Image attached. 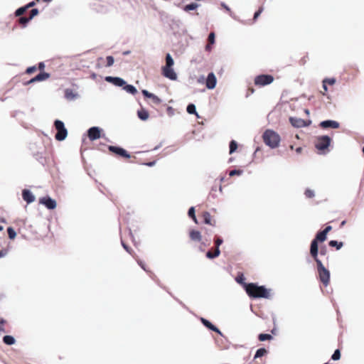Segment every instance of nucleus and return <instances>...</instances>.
I'll list each match as a JSON object with an SVG mask.
<instances>
[{
  "label": "nucleus",
  "instance_id": "nucleus-1",
  "mask_svg": "<svg viewBox=\"0 0 364 364\" xmlns=\"http://www.w3.org/2000/svg\"><path fill=\"white\" fill-rule=\"evenodd\" d=\"M244 289L247 294L252 299H269L271 289L264 285H258L256 283L244 284Z\"/></svg>",
  "mask_w": 364,
  "mask_h": 364
},
{
  "label": "nucleus",
  "instance_id": "nucleus-55",
  "mask_svg": "<svg viewBox=\"0 0 364 364\" xmlns=\"http://www.w3.org/2000/svg\"><path fill=\"white\" fill-rule=\"evenodd\" d=\"M205 256L207 258L210 259H215V256H214V253L212 252L210 250H208L206 254H205Z\"/></svg>",
  "mask_w": 364,
  "mask_h": 364
},
{
  "label": "nucleus",
  "instance_id": "nucleus-36",
  "mask_svg": "<svg viewBox=\"0 0 364 364\" xmlns=\"http://www.w3.org/2000/svg\"><path fill=\"white\" fill-rule=\"evenodd\" d=\"M7 232H8L9 237L11 240H14L16 236V232L12 227H9L7 228Z\"/></svg>",
  "mask_w": 364,
  "mask_h": 364
},
{
  "label": "nucleus",
  "instance_id": "nucleus-7",
  "mask_svg": "<svg viewBox=\"0 0 364 364\" xmlns=\"http://www.w3.org/2000/svg\"><path fill=\"white\" fill-rule=\"evenodd\" d=\"M289 120L291 126L295 128L306 127L312 123L311 119L304 120L296 117H290Z\"/></svg>",
  "mask_w": 364,
  "mask_h": 364
},
{
  "label": "nucleus",
  "instance_id": "nucleus-30",
  "mask_svg": "<svg viewBox=\"0 0 364 364\" xmlns=\"http://www.w3.org/2000/svg\"><path fill=\"white\" fill-rule=\"evenodd\" d=\"M273 339V336L269 333H259L258 335V340L259 341H271Z\"/></svg>",
  "mask_w": 364,
  "mask_h": 364
},
{
  "label": "nucleus",
  "instance_id": "nucleus-59",
  "mask_svg": "<svg viewBox=\"0 0 364 364\" xmlns=\"http://www.w3.org/2000/svg\"><path fill=\"white\" fill-rule=\"evenodd\" d=\"M332 230L331 225H326L323 231L327 235Z\"/></svg>",
  "mask_w": 364,
  "mask_h": 364
},
{
  "label": "nucleus",
  "instance_id": "nucleus-4",
  "mask_svg": "<svg viewBox=\"0 0 364 364\" xmlns=\"http://www.w3.org/2000/svg\"><path fill=\"white\" fill-rule=\"evenodd\" d=\"M54 127L57 130L55 138L58 141H63L68 136V130L65 127L64 122L60 119L54 121Z\"/></svg>",
  "mask_w": 364,
  "mask_h": 364
},
{
  "label": "nucleus",
  "instance_id": "nucleus-15",
  "mask_svg": "<svg viewBox=\"0 0 364 364\" xmlns=\"http://www.w3.org/2000/svg\"><path fill=\"white\" fill-rule=\"evenodd\" d=\"M105 80L106 82L112 83L116 87H123L124 85L126 84V81L119 77L107 76Z\"/></svg>",
  "mask_w": 364,
  "mask_h": 364
},
{
  "label": "nucleus",
  "instance_id": "nucleus-16",
  "mask_svg": "<svg viewBox=\"0 0 364 364\" xmlns=\"http://www.w3.org/2000/svg\"><path fill=\"white\" fill-rule=\"evenodd\" d=\"M22 198L28 204L34 202L36 199L35 196L28 189L22 191Z\"/></svg>",
  "mask_w": 364,
  "mask_h": 364
},
{
  "label": "nucleus",
  "instance_id": "nucleus-5",
  "mask_svg": "<svg viewBox=\"0 0 364 364\" xmlns=\"http://www.w3.org/2000/svg\"><path fill=\"white\" fill-rule=\"evenodd\" d=\"M274 81V77L269 74H261L255 77V84L259 86H265Z\"/></svg>",
  "mask_w": 364,
  "mask_h": 364
},
{
  "label": "nucleus",
  "instance_id": "nucleus-37",
  "mask_svg": "<svg viewBox=\"0 0 364 364\" xmlns=\"http://www.w3.org/2000/svg\"><path fill=\"white\" fill-rule=\"evenodd\" d=\"M341 350L339 349H336L331 355V359L334 361H336L341 359Z\"/></svg>",
  "mask_w": 364,
  "mask_h": 364
},
{
  "label": "nucleus",
  "instance_id": "nucleus-35",
  "mask_svg": "<svg viewBox=\"0 0 364 364\" xmlns=\"http://www.w3.org/2000/svg\"><path fill=\"white\" fill-rule=\"evenodd\" d=\"M170 26L171 29L174 30L176 28H179L180 25L181 24V21L178 19L173 18L171 21Z\"/></svg>",
  "mask_w": 364,
  "mask_h": 364
},
{
  "label": "nucleus",
  "instance_id": "nucleus-46",
  "mask_svg": "<svg viewBox=\"0 0 364 364\" xmlns=\"http://www.w3.org/2000/svg\"><path fill=\"white\" fill-rule=\"evenodd\" d=\"M236 282L238 283V284H241L244 286V284H246L244 281H245V277L243 274H241V275H237V277H236L235 279Z\"/></svg>",
  "mask_w": 364,
  "mask_h": 364
},
{
  "label": "nucleus",
  "instance_id": "nucleus-11",
  "mask_svg": "<svg viewBox=\"0 0 364 364\" xmlns=\"http://www.w3.org/2000/svg\"><path fill=\"white\" fill-rule=\"evenodd\" d=\"M162 75L171 80H177V74L173 70V67L163 66L161 68Z\"/></svg>",
  "mask_w": 364,
  "mask_h": 364
},
{
  "label": "nucleus",
  "instance_id": "nucleus-18",
  "mask_svg": "<svg viewBox=\"0 0 364 364\" xmlns=\"http://www.w3.org/2000/svg\"><path fill=\"white\" fill-rule=\"evenodd\" d=\"M189 236L191 240L195 242H200L202 240L200 232L196 230H191L189 232Z\"/></svg>",
  "mask_w": 364,
  "mask_h": 364
},
{
  "label": "nucleus",
  "instance_id": "nucleus-62",
  "mask_svg": "<svg viewBox=\"0 0 364 364\" xmlns=\"http://www.w3.org/2000/svg\"><path fill=\"white\" fill-rule=\"evenodd\" d=\"M212 45H213V44H210V43H208L205 46V50H207V51H210V50H212Z\"/></svg>",
  "mask_w": 364,
  "mask_h": 364
},
{
  "label": "nucleus",
  "instance_id": "nucleus-33",
  "mask_svg": "<svg viewBox=\"0 0 364 364\" xmlns=\"http://www.w3.org/2000/svg\"><path fill=\"white\" fill-rule=\"evenodd\" d=\"M203 222H204L205 224L212 225V223H211V215H210L209 212H207V211L204 212L203 215Z\"/></svg>",
  "mask_w": 364,
  "mask_h": 364
},
{
  "label": "nucleus",
  "instance_id": "nucleus-54",
  "mask_svg": "<svg viewBox=\"0 0 364 364\" xmlns=\"http://www.w3.org/2000/svg\"><path fill=\"white\" fill-rule=\"evenodd\" d=\"M121 242H122V245L124 247V249L127 252H129L130 255H132V250L130 249V247L123 240H122Z\"/></svg>",
  "mask_w": 364,
  "mask_h": 364
},
{
  "label": "nucleus",
  "instance_id": "nucleus-43",
  "mask_svg": "<svg viewBox=\"0 0 364 364\" xmlns=\"http://www.w3.org/2000/svg\"><path fill=\"white\" fill-rule=\"evenodd\" d=\"M220 6L230 13V16H232L233 18H235V17L232 15L230 8L225 2H221Z\"/></svg>",
  "mask_w": 364,
  "mask_h": 364
},
{
  "label": "nucleus",
  "instance_id": "nucleus-57",
  "mask_svg": "<svg viewBox=\"0 0 364 364\" xmlns=\"http://www.w3.org/2000/svg\"><path fill=\"white\" fill-rule=\"evenodd\" d=\"M212 331L215 332L216 333H218V335H220L222 337L224 336L222 331L216 326H214V328L212 329Z\"/></svg>",
  "mask_w": 364,
  "mask_h": 364
},
{
  "label": "nucleus",
  "instance_id": "nucleus-20",
  "mask_svg": "<svg viewBox=\"0 0 364 364\" xmlns=\"http://www.w3.org/2000/svg\"><path fill=\"white\" fill-rule=\"evenodd\" d=\"M149 117V112L144 108H141L140 110H138V118H139L141 120L146 121L148 119Z\"/></svg>",
  "mask_w": 364,
  "mask_h": 364
},
{
  "label": "nucleus",
  "instance_id": "nucleus-44",
  "mask_svg": "<svg viewBox=\"0 0 364 364\" xmlns=\"http://www.w3.org/2000/svg\"><path fill=\"white\" fill-rule=\"evenodd\" d=\"M150 99L152 100L153 103L155 105H159L161 102V100L154 94L152 95Z\"/></svg>",
  "mask_w": 364,
  "mask_h": 364
},
{
  "label": "nucleus",
  "instance_id": "nucleus-22",
  "mask_svg": "<svg viewBox=\"0 0 364 364\" xmlns=\"http://www.w3.org/2000/svg\"><path fill=\"white\" fill-rule=\"evenodd\" d=\"M186 111L190 114H195L198 118L199 115L196 111V107L193 103H189L186 107Z\"/></svg>",
  "mask_w": 364,
  "mask_h": 364
},
{
  "label": "nucleus",
  "instance_id": "nucleus-31",
  "mask_svg": "<svg viewBox=\"0 0 364 364\" xmlns=\"http://www.w3.org/2000/svg\"><path fill=\"white\" fill-rule=\"evenodd\" d=\"M165 60H166L165 66H168V67L173 66L174 60H173V58H172L171 55L169 53L166 54Z\"/></svg>",
  "mask_w": 364,
  "mask_h": 364
},
{
  "label": "nucleus",
  "instance_id": "nucleus-14",
  "mask_svg": "<svg viewBox=\"0 0 364 364\" xmlns=\"http://www.w3.org/2000/svg\"><path fill=\"white\" fill-rule=\"evenodd\" d=\"M319 126L323 129H338L340 124L335 120L326 119L321 122Z\"/></svg>",
  "mask_w": 364,
  "mask_h": 364
},
{
  "label": "nucleus",
  "instance_id": "nucleus-23",
  "mask_svg": "<svg viewBox=\"0 0 364 364\" xmlns=\"http://www.w3.org/2000/svg\"><path fill=\"white\" fill-rule=\"evenodd\" d=\"M199 320L200 321L202 324L210 331H212V329L215 326L213 323H212L208 319L205 318L203 317H200Z\"/></svg>",
  "mask_w": 364,
  "mask_h": 364
},
{
  "label": "nucleus",
  "instance_id": "nucleus-63",
  "mask_svg": "<svg viewBox=\"0 0 364 364\" xmlns=\"http://www.w3.org/2000/svg\"><path fill=\"white\" fill-rule=\"evenodd\" d=\"M35 4H36V3H35L34 1H31V2H29L28 4H26V9H29L30 7L33 6L35 5Z\"/></svg>",
  "mask_w": 364,
  "mask_h": 364
},
{
  "label": "nucleus",
  "instance_id": "nucleus-50",
  "mask_svg": "<svg viewBox=\"0 0 364 364\" xmlns=\"http://www.w3.org/2000/svg\"><path fill=\"white\" fill-rule=\"evenodd\" d=\"M156 164V161L154 160V161H149V162H141L140 163V164L143 165V166H149V167H152L154 166H155Z\"/></svg>",
  "mask_w": 364,
  "mask_h": 364
},
{
  "label": "nucleus",
  "instance_id": "nucleus-64",
  "mask_svg": "<svg viewBox=\"0 0 364 364\" xmlns=\"http://www.w3.org/2000/svg\"><path fill=\"white\" fill-rule=\"evenodd\" d=\"M44 68H45V64H44V63H43V62L39 63V64H38V68H39L40 70H43V69H44Z\"/></svg>",
  "mask_w": 364,
  "mask_h": 364
},
{
  "label": "nucleus",
  "instance_id": "nucleus-19",
  "mask_svg": "<svg viewBox=\"0 0 364 364\" xmlns=\"http://www.w3.org/2000/svg\"><path fill=\"white\" fill-rule=\"evenodd\" d=\"M200 4L196 2H191L188 4H186L183 6V10L186 12H189L191 11H194L199 7Z\"/></svg>",
  "mask_w": 364,
  "mask_h": 364
},
{
  "label": "nucleus",
  "instance_id": "nucleus-52",
  "mask_svg": "<svg viewBox=\"0 0 364 364\" xmlns=\"http://www.w3.org/2000/svg\"><path fill=\"white\" fill-rule=\"evenodd\" d=\"M262 11H263V9L260 8L257 11L255 12L254 16H253V20L254 21H255L260 16V14H262Z\"/></svg>",
  "mask_w": 364,
  "mask_h": 364
},
{
  "label": "nucleus",
  "instance_id": "nucleus-45",
  "mask_svg": "<svg viewBox=\"0 0 364 364\" xmlns=\"http://www.w3.org/2000/svg\"><path fill=\"white\" fill-rule=\"evenodd\" d=\"M323 81L325 82L326 84H328L330 85H333L336 83V80L334 77H331V78H325Z\"/></svg>",
  "mask_w": 364,
  "mask_h": 364
},
{
  "label": "nucleus",
  "instance_id": "nucleus-9",
  "mask_svg": "<svg viewBox=\"0 0 364 364\" xmlns=\"http://www.w3.org/2000/svg\"><path fill=\"white\" fill-rule=\"evenodd\" d=\"M318 241L314 238L310 244V255L314 259V261L319 260L318 258Z\"/></svg>",
  "mask_w": 364,
  "mask_h": 364
},
{
  "label": "nucleus",
  "instance_id": "nucleus-41",
  "mask_svg": "<svg viewBox=\"0 0 364 364\" xmlns=\"http://www.w3.org/2000/svg\"><path fill=\"white\" fill-rule=\"evenodd\" d=\"M304 195L308 198H312L315 196V193H314V191H313L310 188H306L304 192Z\"/></svg>",
  "mask_w": 364,
  "mask_h": 364
},
{
  "label": "nucleus",
  "instance_id": "nucleus-8",
  "mask_svg": "<svg viewBox=\"0 0 364 364\" xmlns=\"http://www.w3.org/2000/svg\"><path fill=\"white\" fill-rule=\"evenodd\" d=\"M102 129L99 127H92L87 129V134L90 141H95L100 138Z\"/></svg>",
  "mask_w": 364,
  "mask_h": 364
},
{
  "label": "nucleus",
  "instance_id": "nucleus-38",
  "mask_svg": "<svg viewBox=\"0 0 364 364\" xmlns=\"http://www.w3.org/2000/svg\"><path fill=\"white\" fill-rule=\"evenodd\" d=\"M27 11V9L26 7V6H21V7H19L18 9H17L15 11V15L16 16H21V15H23L26 11Z\"/></svg>",
  "mask_w": 364,
  "mask_h": 364
},
{
  "label": "nucleus",
  "instance_id": "nucleus-56",
  "mask_svg": "<svg viewBox=\"0 0 364 364\" xmlns=\"http://www.w3.org/2000/svg\"><path fill=\"white\" fill-rule=\"evenodd\" d=\"M9 253V250L6 249H2L0 250V258L4 257Z\"/></svg>",
  "mask_w": 364,
  "mask_h": 364
},
{
  "label": "nucleus",
  "instance_id": "nucleus-61",
  "mask_svg": "<svg viewBox=\"0 0 364 364\" xmlns=\"http://www.w3.org/2000/svg\"><path fill=\"white\" fill-rule=\"evenodd\" d=\"M167 112L169 115H173L174 114V109L172 108V107H168Z\"/></svg>",
  "mask_w": 364,
  "mask_h": 364
},
{
  "label": "nucleus",
  "instance_id": "nucleus-3",
  "mask_svg": "<svg viewBox=\"0 0 364 364\" xmlns=\"http://www.w3.org/2000/svg\"><path fill=\"white\" fill-rule=\"evenodd\" d=\"M315 262L316 263L318 279L325 287H327L330 282V271L324 267L321 259Z\"/></svg>",
  "mask_w": 364,
  "mask_h": 364
},
{
  "label": "nucleus",
  "instance_id": "nucleus-53",
  "mask_svg": "<svg viewBox=\"0 0 364 364\" xmlns=\"http://www.w3.org/2000/svg\"><path fill=\"white\" fill-rule=\"evenodd\" d=\"M141 93L142 95L146 97V98H151V97L152 96L153 93L149 92L148 90H141Z\"/></svg>",
  "mask_w": 364,
  "mask_h": 364
},
{
  "label": "nucleus",
  "instance_id": "nucleus-58",
  "mask_svg": "<svg viewBox=\"0 0 364 364\" xmlns=\"http://www.w3.org/2000/svg\"><path fill=\"white\" fill-rule=\"evenodd\" d=\"M36 70V66H31V67H28L27 69H26V73L28 74H31L33 73V72H35Z\"/></svg>",
  "mask_w": 364,
  "mask_h": 364
},
{
  "label": "nucleus",
  "instance_id": "nucleus-48",
  "mask_svg": "<svg viewBox=\"0 0 364 364\" xmlns=\"http://www.w3.org/2000/svg\"><path fill=\"white\" fill-rule=\"evenodd\" d=\"M114 59L112 56L109 55L107 57V66L110 67L114 64Z\"/></svg>",
  "mask_w": 364,
  "mask_h": 364
},
{
  "label": "nucleus",
  "instance_id": "nucleus-2",
  "mask_svg": "<svg viewBox=\"0 0 364 364\" xmlns=\"http://www.w3.org/2000/svg\"><path fill=\"white\" fill-rule=\"evenodd\" d=\"M262 137L264 144L271 149H275L279 146L281 138L274 130L267 129L264 132Z\"/></svg>",
  "mask_w": 364,
  "mask_h": 364
},
{
  "label": "nucleus",
  "instance_id": "nucleus-51",
  "mask_svg": "<svg viewBox=\"0 0 364 364\" xmlns=\"http://www.w3.org/2000/svg\"><path fill=\"white\" fill-rule=\"evenodd\" d=\"M138 265H139L145 272H149V271H148L146 269L145 264L143 262L138 260ZM150 274L155 277V275L153 272H150Z\"/></svg>",
  "mask_w": 364,
  "mask_h": 364
},
{
  "label": "nucleus",
  "instance_id": "nucleus-25",
  "mask_svg": "<svg viewBox=\"0 0 364 364\" xmlns=\"http://www.w3.org/2000/svg\"><path fill=\"white\" fill-rule=\"evenodd\" d=\"M122 87L127 93H129V94H132V95H135L136 93V88L134 85H128V84L126 83Z\"/></svg>",
  "mask_w": 364,
  "mask_h": 364
},
{
  "label": "nucleus",
  "instance_id": "nucleus-49",
  "mask_svg": "<svg viewBox=\"0 0 364 364\" xmlns=\"http://www.w3.org/2000/svg\"><path fill=\"white\" fill-rule=\"evenodd\" d=\"M327 247L326 245H321V247H320V251H318V253L321 255H326L327 254Z\"/></svg>",
  "mask_w": 364,
  "mask_h": 364
},
{
  "label": "nucleus",
  "instance_id": "nucleus-28",
  "mask_svg": "<svg viewBox=\"0 0 364 364\" xmlns=\"http://www.w3.org/2000/svg\"><path fill=\"white\" fill-rule=\"evenodd\" d=\"M188 215L190 218H191L193 220V221L196 223V224H198V220H197V218H196V209H195V207L193 206H191L189 208L188 210Z\"/></svg>",
  "mask_w": 364,
  "mask_h": 364
},
{
  "label": "nucleus",
  "instance_id": "nucleus-10",
  "mask_svg": "<svg viewBox=\"0 0 364 364\" xmlns=\"http://www.w3.org/2000/svg\"><path fill=\"white\" fill-rule=\"evenodd\" d=\"M108 149L109 151L123 158L129 159L131 157L130 154L124 149L120 146H109Z\"/></svg>",
  "mask_w": 364,
  "mask_h": 364
},
{
  "label": "nucleus",
  "instance_id": "nucleus-12",
  "mask_svg": "<svg viewBox=\"0 0 364 364\" xmlns=\"http://www.w3.org/2000/svg\"><path fill=\"white\" fill-rule=\"evenodd\" d=\"M39 203L44 205L48 209L53 210L56 208V201L50 196L42 197L39 199Z\"/></svg>",
  "mask_w": 364,
  "mask_h": 364
},
{
  "label": "nucleus",
  "instance_id": "nucleus-27",
  "mask_svg": "<svg viewBox=\"0 0 364 364\" xmlns=\"http://www.w3.org/2000/svg\"><path fill=\"white\" fill-rule=\"evenodd\" d=\"M3 342L8 346H11L16 343V339L12 336L6 335L3 337Z\"/></svg>",
  "mask_w": 364,
  "mask_h": 364
},
{
  "label": "nucleus",
  "instance_id": "nucleus-47",
  "mask_svg": "<svg viewBox=\"0 0 364 364\" xmlns=\"http://www.w3.org/2000/svg\"><path fill=\"white\" fill-rule=\"evenodd\" d=\"M39 11L38 9H33L30 11L29 18L32 20L38 14Z\"/></svg>",
  "mask_w": 364,
  "mask_h": 364
},
{
  "label": "nucleus",
  "instance_id": "nucleus-13",
  "mask_svg": "<svg viewBox=\"0 0 364 364\" xmlns=\"http://www.w3.org/2000/svg\"><path fill=\"white\" fill-rule=\"evenodd\" d=\"M217 85V78L214 73L210 72L208 74L205 79V86L208 90H213Z\"/></svg>",
  "mask_w": 364,
  "mask_h": 364
},
{
  "label": "nucleus",
  "instance_id": "nucleus-60",
  "mask_svg": "<svg viewBox=\"0 0 364 364\" xmlns=\"http://www.w3.org/2000/svg\"><path fill=\"white\" fill-rule=\"evenodd\" d=\"M220 252H220V248H217V247H215V252H213V253H214V256H215V257L216 258V257H219V256H220Z\"/></svg>",
  "mask_w": 364,
  "mask_h": 364
},
{
  "label": "nucleus",
  "instance_id": "nucleus-21",
  "mask_svg": "<svg viewBox=\"0 0 364 364\" xmlns=\"http://www.w3.org/2000/svg\"><path fill=\"white\" fill-rule=\"evenodd\" d=\"M268 353V350L265 348H258L254 355V360L262 358Z\"/></svg>",
  "mask_w": 364,
  "mask_h": 364
},
{
  "label": "nucleus",
  "instance_id": "nucleus-34",
  "mask_svg": "<svg viewBox=\"0 0 364 364\" xmlns=\"http://www.w3.org/2000/svg\"><path fill=\"white\" fill-rule=\"evenodd\" d=\"M30 21L31 19L29 16H21L18 19V23L23 27H26Z\"/></svg>",
  "mask_w": 364,
  "mask_h": 364
},
{
  "label": "nucleus",
  "instance_id": "nucleus-29",
  "mask_svg": "<svg viewBox=\"0 0 364 364\" xmlns=\"http://www.w3.org/2000/svg\"><path fill=\"white\" fill-rule=\"evenodd\" d=\"M35 77H36V80H37V82H40V81L46 80L48 78H49L50 74L48 73H46V72H41V73H38V75H36Z\"/></svg>",
  "mask_w": 364,
  "mask_h": 364
},
{
  "label": "nucleus",
  "instance_id": "nucleus-40",
  "mask_svg": "<svg viewBox=\"0 0 364 364\" xmlns=\"http://www.w3.org/2000/svg\"><path fill=\"white\" fill-rule=\"evenodd\" d=\"M243 173L242 169H232L229 172L230 176H240Z\"/></svg>",
  "mask_w": 364,
  "mask_h": 364
},
{
  "label": "nucleus",
  "instance_id": "nucleus-39",
  "mask_svg": "<svg viewBox=\"0 0 364 364\" xmlns=\"http://www.w3.org/2000/svg\"><path fill=\"white\" fill-rule=\"evenodd\" d=\"M223 243V239L221 237L216 236L214 238V244L215 247L220 248V246Z\"/></svg>",
  "mask_w": 364,
  "mask_h": 364
},
{
  "label": "nucleus",
  "instance_id": "nucleus-42",
  "mask_svg": "<svg viewBox=\"0 0 364 364\" xmlns=\"http://www.w3.org/2000/svg\"><path fill=\"white\" fill-rule=\"evenodd\" d=\"M208 41L210 44L215 43V34L214 32H210L208 35Z\"/></svg>",
  "mask_w": 364,
  "mask_h": 364
},
{
  "label": "nucleus",
  "instance_id": "nucleus-24",
  "mask_svg": "<svg viewBox=\"0 0 364 364\" xmlns=\"http://www.w3.org/2000/svg\"><path fill=\"white\" fill-rule=\"evenodd\" d=\"M328 245L331 247H335L337 250H339L340 249H341L343 247V242H339L336 240H331L328 242Z\"/></svg>",
  "mask_w": 364,
  "mask_h": 364
},
{
  "label": "nucleus",
  "instance_id": "nucleus-26",
  "mask_svg": "<svg viewBox=\"0 0 364 364\" xmlns=\"http://www.w3.org/2000/svg\"><path fill=\"white\" fill-rule=\"evenodd\" d=\"M314 238L320 242H323L327 239V235L323 230H321L316 234Z\"/></svg>",
  "mask_w": 364,
  "mask_h": 364
},
{
  "label": "nucleus",
  "instance_id": "nucleus-6",
  "mask_svg": "<svg viewBox=\"0 0 364 364\" xmlns=\"http://www.w3.org/2000/svg\"><path fill=\"white\" fill-rule=\"evenodd\" d=\"M318 142L316 144V148L319 151H324L328 148L331 144V139L328 135L319 136L317 138Z\"/></svg>",
  "mask_w": 364,
  "mask_h": 364
},
{
  "label": "nucleus",
  "instance_id": "nucleus-17",
  "mask_svg": "<svg viewBox=\"0 0 364 364\" xmlns=\"http://www.w3.org/2000/svg\"><path fill=\"white\" fill-rule=\"evenodd\" d=\"M79 97L77 92H74L71 89H65V97L68 101H73L76 100Z\"/></svg>",
  "mask_w": 364,
  "mask_h": 364
},
{
  "label": "nucleus",
  "instance_id": "nucleus-32",
  "mask_svg": "<svg viewBox=\"0 0 364 364\" xmlns=\"http://www.w3.org/2000/svg\"><path fill=\"white\" fill-rule=\"evenodd\" d=\"M237 149V143L235 140H231L229 144V153L230 154H233Z\"/></svg>",
  "mask_w": 364,
  "mask_h": 364
}]
</instances>
